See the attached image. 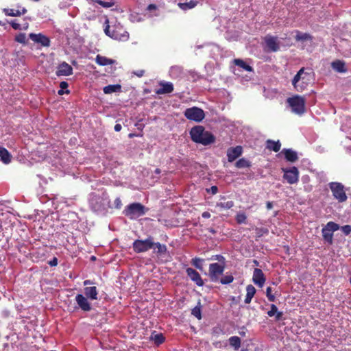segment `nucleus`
<instances>
[{"mask_svg":"<svg viewBox=\"0 0 351 351\" xmlns=\"http://www.w3.org/2000/svg\"><path fill=\"white\" fill-rule=\"evenodd\" d=\"M304 72V68H301L292 80V85L293 86L295 90L298 92H302L306 88V86L304 85L303 81L300 82V80H304V77H302Z\"/></svg>","mask_w":351,"mask_h":351,"instance_id":"11","label":"nucleus"},{"mask_svg":"<svg viewBox=\"0 0 351 351\" xmlns=\"http://www.w3.org/2000/svg\"><path fill=\"white\" fill-rule=\"evenodd\" d=\"M9 23L10 24L12 27L15 30L21 29V25L18 23H16L15 21H11Z\"/></svg>","mask_w":351,"mask_h":351,"instance_id":"48","label":"nucleus"},{"mask_svg":"<svg viewBox=\"0 0 351 351\" xmlns=\"http://www.w3.org/2000/svg\"><path fill=\"white\" fill-rule=\"evenodd\" d=\"M122 206V202L120 197H117L114 201V207L117 209H120Z\"/></svg>","mask_w":351,"mask_h":351,"instance_id":"47","label":"nucleus"},{"mask_svg":"<svg viewBox=\"0 0 351 351\" xmlns=\"http://www.w3.org/2000/svg\"><path fill=\"white\" fill-rule=\"evenodd\" d=\"M292 111L297 114H302L305 112L306 99L304 97L296 95L287 99Z\"/></svg>","mask_w":351,"mask_h":351,"instance_id":"4","label":"nucleus"},{"mask_svg":"<svg viewBox=\"0 0 351 351\" xmlns=\"http://www.w3.org/2000/svg\"><path fill=\"white\" fill-rule=\"evenodd\" d=\"M224 265H221L217 263L210 264L208 269L210 280L213 282H219L220 276L224 271Z\"/></svg>","mask_w":351,"mask_h":351,"instance_id":"8","label":"nucleus"},{"mask_svg":"<svg viewBox=\"0 0 351 351\" xmlns=\"http://www.w3.org/2000/svg\"><path fill=\"white\" fill-rule=\"evenodd\" d=\"M0 158L5 164H8L10 162L12 156L5 148L0 147Z\"/></svg>","mask_w":351,"mask_h":351,"instance_id":"28","label":"nucleus"},{"mask_svg":"<svg viewBox=\"0 0 351 351\" xmlns=\"http://www.w3.org/2000/svg\"><path fill=\"white\" fill-rule=\"evenodd\" d=\"M121 88V85L119 84H113V85H108L105 86L103 89L104 93L105 94H111L112 93H116L120 91Z\"/></svg>","mask_w":351,"mask_h":351,"instance_id":"31","label":"nucleus"},{"mask_svg":"<svg viewBox=\"0 0 351 351\" xmlns=\"http://www.w3.org/2000/svg\"><path fill=\"white\" fill-rule=\"evenodd\" d=\"M69 93H70V91L69 90H66L64 91V89H61V88L58 92V95H62L64 93L69 94Z\"/></svg>","mask_w":351,"mask_h":351,"instance_id":"55","label":"nucleus"},{"mask_svg":"<svg viewBox=\"0 0 351 351\" xmlns=\"http://www.w3.org/2000/svg\"><path fill=\"white\" fill-rule=\"evenodd\" d=\"M29 38L34 41L36 43L40 44L42 47H49L50 46V39L49 37L46 36L45 35L39 33V34H34L31 33L29 35Z\"/></svg>","mask_w":351,"mask_h":351,"instance_id":"12","label":"nucleus"},{"mask_svg":"<svg viewBox=\"0 0 351 351\" xmlns=\"http://www.w3.org/2000/svg\"><path fill=\"white\" fill-rule=\"evenodd\" d=\"M198 3L197 1L195 0H190L188 2L185 3H179L178 4V7L182 9V10H187L189 9L194 8L195 6H197Z\"/></svg>","mask_w":351,"mask_h":351,"instance_id":"29","label":"nucleus"},{"mask_svg":"<svg viewBox=\"0 0 351 351\" xmlns=\"http://www.w3.org/2000/svg\"><path fill=\"white\" fill-rule=\"evenodd\" d=\"M147 210L148 208L142 204L134 202L126 206L123 214L130 219H134L144 215Z\"/></svg>","mask_w":351,"mask_h":351,"instance_id":"3","label":"nucleus"},{"mask_svg":"<svg viewBox=\"0 0 351 351\" xmlns=\"http://www.w3.org/2000/svg\"><path fill=\"white\" fill-rule=\"evenodd\" d=\"M246 296L245 298V303L250 304L252 301V298L254 296L256 293V289L252 285H249L246 287Z\"/></svg>","mask_w":351,"mask_h":351,"instance_id":"25","label":"nucleus"},{"mask_svg":"<svg viewBox=\"0 0 351 351\" xmlns=\"http://www.w3.org/2000/svg\"><path fill=\"white\" fill-rule=\"evenodd\" d=\"M228 341L230 345L233 347L235 350H239V348L241 347V340L240 337L237 336L230 337L228 339Z\"/></svg>","mask_w":351,"mask_h":351,"instance_id":"32","label":"nucleus"},{"mask_svg":"<svg viewBox=\"0 0 351 351\" xmlns=\"http://www.w3.org/2000/svg\"><path fill=\"white\" fill-rule=\"evenodd\" d=\"M88 298L82 294H77L75 296V301L78 305V307L85 312H88L92 309L91 304L88 302Z\"/></svg>","mask_w":351,"mask_h":351,"instance_id":"13","label":"nucleus"},{"mask_svg":"<svg viewBox=\"0 0 351 351\" xmlns=\"http://www.w3.org/2000/svg\"><path fill=\"white\" fill-rule=\"evenodd\" d=\"M48 263L50 266L55 267L58 265V258L56 257H53V258L49 261Z\"/></svg>","mask_w":351,"mask_h":351,"instance_id":"50","label":"nucleus"},{"mask_svg":"<svg viewBox=\"0 0 351 351\" xmlns=\"http://www.w3.org/2000/svg\"><path fill=\"white\" fill-rule=\"evenodd\" d=\"M330 189L332 195L339 202H344L347 200V195L344 190V186L340 182H330Z\"/></svg>","mask_w":351,"mask_h":351,"instance_id":"6","label":"nucleus"},{"mask_svg":"<svg viewBox=\"0 0 351 351\" xmlns=\"http://www.w3.org/2000/svg\"><path fill=\"white\" fill-rule=\"evenodd\" d=\"M266 147L269 150H272L275 152H278L281 147V143L279 141H274L273 140H267L266 141Z\"/></svg>","mask_w":351,"mask_h":351,"instance_id":"24","label":"nucleus"},{"mask_svg":"<svg viewBox=\"0 0 351 351\" xmlns=\"http://www.w3.org/2000/svg\"><path fill=\"white\" fill-rule=\"evenodd\" d=\"M153 248L154 249V252L160 256L166 254L167 252V246L165 244L160 243L159 242H154V247Z\"/></svg>","mask_w":351,"mask_h":351,"instance_id":"30","label":"nucleus"},{"mask_svg":"<svg viewBox=\"0 0 351 351\" xmlns=\"http://www.w3.org/2000/svg\"><path fill=\"white\" fill-rule=\"evenodd\" d=\"M152 339L157 345L162 344L165 340V338L162 333L156 334L152 337Z\"/></svg>","mask_w":351,"mask_h":351,"instance_id":"42","label":"nucleus"},{"mask_svg":"<svg viewBox=\"0 0 351 351\" xmlns=\"http://www.w3.org/2000/svg\"><path fill=\"white\" fill-rule=\"evenodd\" d=\"M284 172L283 178L290 184H295L299 180V171L297 167H292L290 169H282Z\"/></svg>","mask_w":351,"mask_h":351,"instance_id":"10","label":"nucleus"},{"mask_svg":"<svg viewBox=\"0 0 351 351\" xmlns=\"http://www.w3.org/2000/svg\"><path fill=\"white\" fill-rule=\"evenodd\" d=\"M252 280L254 283L259 287H263L265 282V277L261 269L256 268L253 272Z\"/></svg>","mask_w":351,"mask_h":351,"instance_id":"18","label":"nucleus"},{"mask_svg":"<svg viewBox=\"0 0 351 351\" xmlns=\"http://www.w3.org/2000/svg\"><path fill=\"white\" fill-rule=\"evenodd\" d=\"M253 263L256 266H258L259 265V262L257 260H253Z\"/></svg>","mask_w":351,"mask_h":351,"instance_id":"59","label":"nucleus"},{"mask_svg":"<svg viewBox=\"0 0 351 351\" xmlns=\"http://www.w3.org/2000/svg\"><path fill=\"white\" fill-rule=\"evenodd\" d=\"M203 259L202 258H198V257H195L194 258H193L191 260V264L195 267H196L197 269H199V270H202V262H203Z\"/></svg>","mask_w":351,"mask_h":351,"instance_id":"37","label":"nucleus"},{"mask_svg":"<svg viewBox=\"0 0 351 351\" xmlns=\"http://www.w3.org/2000/svg\"><path fill=\"white\" fill-rule=\"evenodd\" d=\"M121 128H122V126H121V124H119V123H117V124L114 125V130H115L116 132H120V131H121Z\"/></svg>","mask_w":351,"mask_h":351,"instance_id":"54","label":"nucleus"},{"mask_svg":"<svg viewBox=\"0 0 351 351\" xmlns=\"http://www.w3.org/2000/svg\"><path fill=\"white\" fill-rule=\"evenodd\" d=\"M95 62L97 64L101 66H106V65H111L114 64V60L112 59L107 58L105 56H102L101 55H97L95 58Z\"/></svg>","mask_w":351,"mask_h":351,"instance_id":"27","label":"nucleus"},{"mask_svg":"<svg viewBox=\"0 0 351 351\" xmlns=\"http://www.w3.org/2000/svg\"><path fill=\"white\" fill-rule=\"evenodd\" d=\"M91 259H92V260H95V256H92V257H91Z\"/></svg>","mask_w":351,"mask_h":351,"instance_id":"63","label":"nucleus"},{"mask_svg":"<svg viewBox=\"0 0 351 351\" xmlns=\"http://www.w3.org/2000/svg\"><path fill=\"white\" fill-rule=\"evenodd\" d=\"M339 229V226L333 222L329 221L326 226L322 228V232L324 239L329 244L332 243L333 232Z\"/></svg>","mask_w":351,"mask_h":351,"instance_id":"9","label":"nucleus"},{"mask_svg":"<svg viewBox=\"0 0 351 351\" xmlns=\"http://www.w3.org/2000/svg\"><path fill=\"white\" fill-rule=\"evenodd\" d=\"M210 232H213V233H215V231L214 230H213V229H212V230H210Z\"/></svg>","mask_w":351,"mask_h":351,"instance_id":"62","label":"nucleus"},{"mask_svg":"<svg viewBox=\"0 0 351 351\" xmlns=\"http://www.w3.org/2000/svg\"><path fill=\"white\" fill-rule=\"evenodd\" d=\"M202 217L204 219H208L210 217V214L208 211L203 212L202 214Z\"/></svg>","mask_w":351,"mask_h":351,"instance_id":"53","label":"nucleus"},{"mask_svg":"<svg viewBox=\"0 0 351 351\" xmlns=\"http://www.w3.org/2000/svg\"><path fill=\"white\" fill-rule=\"evenodd\" d=\"M264 40L266 44V47L269 51L276 52L279 50L280 47L277 37L271 35H267L264 38Z\"/></svg>","mask_w":351,"mask_h":351,"instance_id":"14","label":"nucleus"},{"mask_svg":"<svg viewBox=\"0 0 351 351\" xmlns=\"http://www.w3.org/2000/svg\"><path fill=\"white\" fill-rule=\"evenodd\" d=\"M15 41L17 43L25 45L27 43V39L25 34L24 33H19L15 36Z\"/></svg>","mask_w":351,"mask_h":351,"instance_id":"43","label":"nucleus"},{"mask_svg":"<svg viewBox=\"0 0 351 351\" xmlns=\"http://www.w3.org/2000/svg\"><path fill=\"white\" fill-rule=\"evenodd\" d=\"M250 166H251V162L244 158H240L235 163V167L239 169L247 168V167H250Z\"/></svg>","mask_w":351,"mask_h":351,"instance_id":"34","label":"nucleus"},{"mask_svg":"<svg viewBox=\"0 0 351 351\" xmlns=\"http://www.w3.org/2000/svg\"><path fill=\"white\" fill-rule=\"evenodd\" d=\"M27 12V10L25 8H23L21 9V10L10 9V8H3V12L6 16H20L21 15L25 14Z\"/></svg>","mask_w":351,"mask_h":351,"instance_id":"21","label":"nucleus"},{"mask_svg":"<svg viewBox=\"0 0 351 351\" xmlns=\"http://www.w3.org/2000/svg\"><path fill=\"white\" fill-rule=\"evenodd\" d=\"M138 136V134H134V133H130V134H128V137H129V138H133V137H134V136Z\"/></svg>","mask_w":351,"mask_h":351,"instance_id":"58","label":"nucleus"},{"mask_svg":"<svg viewBox=\"0 0 351 351\" xmlns=\"http://www.w3.org/2000/svg\"><path fill=\"white\" fill-rule=\"evenodd\" d=\"M271 291H272L271 288L270 287H267L266 289V295L269 302H274L276 300V297L274 295H273L271 293Z\"/></svg>","mask_w":351,"mask_h":351,"instance_id":"44","label":"nucleus"},{"mask_svg":"<svg viewBox=\"0 0 351 351\" xmlns=\"http://www.w3.org/2000/svg\"><path fill=\"white\" fill-rule=\"evenodd\" d=\"M84 296L91 300H97L98 291L96 287H86L84 289Z\"/></svg>","mask_w":351,"mask_h":351,"instance_id":"20","label":"nucleus"},{"mask_svg":"<svg viewBox=\"0 0 351 351\" xmlns=\"http://www.w3.org/2000/svg\"><path fill=\"white\" fill-rule=\"evenodd\" d=\"M267 315L269 317H273L275 315L276 320L279 321L281 319L283 313L282 312H278L277 306L275 304H271L270 310L267 312Z\"/></svg>","mask_w":351,"mask_h":351,"instance_id":"26","label":"nucleus"},{"mask_svg":"<svg viewBox=\"0 0 351 351\" xmlns=\"http://www.w3.org/2000/svg\"><path fill=\"white\" fill-rule=\"evenodd\" d=\"M266 207L268 210H271L273 208V204L271 202H267L266 203Z\"/></svg>","mask_w":351,"mask_h":351,"instance_id":"56","label":"nucleus"},{"mask_svg":"<svg viewBox=\"0 0 351 351\" xmlns=\"http://www.w3.org/2000/svg\"><path fill=\"white\" fill-rule=\"evenodd\" d=\"M73 73V68L66 62H63L58 65L56 74L57 76H68Z\"/></svg>","mask_w":351,"mask_h":351,"instance_id":"16","label":"nucleus"},{"mask_svg":"<svg viewBox=\"0 0 351 351\" xmlns=\"http://www.w3.org/2000/svg\"><path fill=\"white\" fill-rule=\"evenodd\" d=\"M189 134L192 141L204 146L214 143L216 140L215 136L210 132L206 130L202 125L193 127Z\"/></svg>","mask_w":351,"mask_h":351,"instance_id":"1","label":"nucleus"},{"mask_svg":"<svg viewBox=\"0 0 351 351\" xmlns=\"http://www.w3.org/2000/svg\"><path fill=\"white\" fill-rule=\"evenodd\" d=\"M95 3H97L103 8H108L114 5L115 2L113 0H108L106 1L102 0H92Z\"/></svg>","mask_w":351,"mask_h":351,"instance_id":"35","label":"nucleus"},{"mask_svg":"<svg viewBox=\"0 0 351 351\" xmlns=\"http://www.w3.org/2000/svg\"><path fill=\"white\" fill-rule=\"evenodd\" d=\"M236 221L237 223L242 224L246 223L247 216L243 213H239L236 215Z\"/></svg>","mask_w":351,"mask_h":351,"instance_id":"41","label":"nucleus"},{"mask_svg":"<svg viewBox=\"0 0 351 351\" xmlns=\"http://www.w3.org/2000/svg\"><path fill=\"white\" fill-rule=\"evenodd\" d=\"M69 86V84L65 82V81H62L60 83V88L61 89H66Z\"/></svg>","mask_w":351,"mask_h":351,"instance_id":"51","label":"nucleus"},{"mask_svg":"<svg viewBox=\"0 0 351 351\" xmlns=\"http://www.w3.org/2000/svg\"><path fill=\"white\" fill-rule=\"evenodd\" d=\"M210 260H217L219 262L221 263H222L221 265H224L226 259L222 255H215V256H213L210 258Z\"/></svg>","mask_w":351,"mask_h":351,"instance_id":"45","label":"nucleus"},{"mask_svg":"<svg viewBox=\"0 0 351 351\" xmlns=\"http://www.w3.org/2000/svg\"><path fill=\"white\" fill-rule=\"evenodd\" d=\"M233 206V201L220 202L217 203V207H219L222 209H230Z\"/></svg>","mask_w":351,"mask_h":351,"instance_id":"36","label":"nucleus"},{"mask_svg":"<svg viewBox=\"0 0 351 351\" xmlns=\"http://www.w3.org/2000/svg\"><path fill=\"white\" fill-rule=\"evenodd\" d=\"M234 64L241 68H242L243 69H244L245 71H253V69L251 66L247 64L243 60L241 59H234Z\"/></svg>","mask_w":351,"mask_h":351,"instance_id":"33","label":"nucleus"},{"mask_svg":"<svg viewBox=\"0 0 351 351\" xmlns=\"http://www.w3.org/2000/svg\"><path fill=\"white\" fill-rule=\"evenodd\" d=\"M234 280V277L232 275H226L221 278H219V282H220L222 285H228L232 282Z\"/></svg>","mask_w":351,"mask_h":351,"instance_id":"40","label":"nucleus"},{"mask_svg":"<svg viewBox=\"0 0 351 351\" xmlns=\"http://www.w3.org/2000/svg\"><path fill=\"white\" fill-rule=\"evenodd\" d=\"M243 153V148L240 145H237L234 147H230L227 150L228 160L230 162H233L237 158L241 156Z\"/></svg>","mask_w":351,"mask_h":351,"instance_id":"15","label":"nucleus"},{"mask_svg":"<svg viewBox=\"0 0 351 351\" xmlns=\"http://www.w3.org/2000/svg\"><path fill=\"white\" fill-rule=\"evenodd\" d=\"M104 32L111 38L119 41H126L129 39V33L125 29L120 22L117 20L112 25H109V19H106Z\"/></svg>","mask_w":351,"mask_h":351,"instance_id":"2","label":"nucleus"},{"mask_svg":"<svg viewBox=\"0 0 351 351\" xmlns=\"http://www.w3.org/2000/svg\"><path fill=\"white\" fill-rule=\"evenodd\" d=\"M91 284H93V282L90 281V280H86L85 281H84V285L85 286Z\"/></svg>","mask_w":351,"mask_h":351,"instance_id":"57","label":"nucleus"},{"mask_svg":"<svg viewBox=\"0 0 351 351\" xmlns=\"http://www.w3.org/2000/svg\"><path fill=\"white\" fill-rule=\"evenodd\" d=\"M184 114L187 119L198 123L201 122L205 117L204 110L195 106L186 108Z\"/></svg>","mask_w":351,"mask_h":351,"instance_id":"7","label":"nucleus"},{"mask_svg":"<svg viewBox=\"0 0 351 351\" xmlns=\"http://www.w3.org/2000/svg\"><path fill=\"white\" fill-rule=\"evenodd\" d=\"M282 152L284 154L285 159L291 162H294L298 160L296 152L291 149H283Z\"/></svg>","mask_w":351,"mask_h":351,"instance_id":"23","label":"nucleus"},{"mask_svg":"<svg viewBox=\"0 0 351 351\" xmlns=\"http://www.w3.org/2000/svg\"><path fill=\"white\" fill-rule=\"evenodd\" d=\"M201 306H200V302H198V305L194 307L192 309L191 314L194 315L195 317H197L198 319H202V314H201Z\"/></svg>","mask_w":351,"mask_h":351,"instance_id":"38","label":"nucleus"},{"mask_svg":"<svg viewBox=\"0 0 351 351\" xmlns=\"http://www.w3.org/2000/svg\"><path fill=\"white\" fill-rule=\"evenodd\" d=\"M341 230L346 235H348L351 232V226L345 225L341 227Z\"/></svg>","mask_w":351,"mask_h":351,"instance_id":"46","label":"nucleus"},{"mask_svg":"<svg viewBox=\"0 0 351 351\" xmlns=\"http://www.w3.org/2000/svg\"><path fill=\"white\" fill-rule=\"evenodd\" d=\"M155 172H156V173H160V170L159 169H156V171H155Z\"/></svg>","mask_w":351,"mask_h":351,"instance_id":"61","label":"nucleus"},{"mask_svg":"<svg viewBox=\"0 0 351 351\" xmlns=\"http://www.w3.org/2000/svg\"><path fill=\"white\" fill-rule=\"evenodd\" d=\"M206 191L215 195L218 192V188L217 186H212L210 189H206Z\"/></svg>","mask_w":351,"mask_h":351,"instance_id":"49","label":"nucleus"},{"mask_svg":"<svg viewBox=\"0 0 351 351\" xmlns=\"http://www.w3.org/2000/svg\"><path fill=\"white\" fill-rule=\"evenodd\" d=\"M187 276L193 281L197 286L202 287L204 285V281L199 274L193 268L189 267L186 269Z\"/></svg>","mask_w":351,"mask_h":351,"instance_id":"17","label":"nucleus"},{"mask_svg":"<svg viewBox=\"0 0 351 351\" xmlns=\"http://www.w3.org/2000/svg\"><path fill=\"white\" fill-rule=\"evenodd\" d=\"M160 88L156 90L158 95L169 94L173 91V85L171 82H160Z\"/></svg>","mask_w":351,"mask_h":351,"instance_id":"19","label":"nucleus"},{"mask_svg":"<svg viewBox=\"0 0 351 351\" xmlns=\"http://www.w3.org/2000/svg\"><path fill=\"white\" fill-rule=\"evenodd\" d=\"M148 8H149V9L155 8L156 5L154 4H150Z\"/></svg>","mask_w":351,"mask_h":351,"instance_id":"60","label":"nucleus"},{"mask_svg":"<svg viewBox=\"0 0 351 351\" xmlns=\"http://www.w3.org/2000/svg\"><path fill=\"white\" fill-rule=\"evenodd\" d=\"M154 247V242L152 237L145 240L136 239L133 242V250L136 253H142L148 251Z\"/></svg>","mask_w":351,"mask_h":351,"instance_id":"5","label":"nucleus"},{"mask_svg":"<svg viewBox=\"0 0 351 351\" xmlns=\"http://www.w3.org/2000/svg\"><path fill=\"white\" fill-rule=\"evenodd\" d=\"M331 67L338 73H346L347 68L346 63L343 60H336L331 63Z\"/></svg>","mask_w":351,"mask_h":351,"instance_id":"22","label":"nucleus"},{"mask_svg":"<svg viewBox=\"0 0 351 351\" xmlns=\"http://www.w3.org/2000/svg\"><path fill=\"white\" fill-rule=\"evenodd\" d=\"M311 36L307 34V33H301L300 32H297V34L295 36V40H298V41H300V40H308V39H311Z\"/></svg>","mask_w":351,"mask_h":351,"instance_id":"39","label":"nucleus"},{"mask_svg":"<svg viewBox=\"0 0 351 351\" xmlns=\"http://www.w3.org/2000/svg\"><path fill=\"white\" fill-rule=\"evenodd\" d=\"M144 73H145V71H144V70H138V71H137L134 72V73L136 76H138V77H141L143 76Z\"/></svg>","mask_w":351,"mask_h":351,"instance_id":"52","label":"nucleus"}]
</instances>
